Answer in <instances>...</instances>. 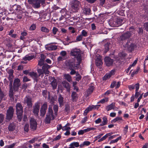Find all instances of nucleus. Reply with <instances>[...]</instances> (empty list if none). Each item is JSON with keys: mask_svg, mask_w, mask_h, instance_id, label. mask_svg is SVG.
I'll use <instances>...</instances> for the list:
<instances>
[{"mask_svg": "<svg viewBox=\"0 0 148 148\" xmlns=\"http://www.w3.org/2000/svg\"><path fill=\"white\" fill-rule=\"evenodd\" d=\"M4 119V116L1 114H0V123L3 121Z\"/></svg>", "mask_w": 148, "mask_h": 148, "instance_id": "nucleus-59", "label": "nucleus"}, {"mask_svg": "<svg viewBox=\"0 0 148 148\" xmlns=\"http://www.w3.org/2000/svg\"><path fill=\"white\" fill-rule=\"evenodd\" d=\"M64 77L69 82H70L72 81L71 77L69 74H64Z\"/></svg>", "mask_w": 148, "mask_h": 148, "instance_id": "nucleus-30", "label": "nucleus"}, {"mask_svg": "<svg viewBox=\"0 0 148 148\" xmlns=\"http://www.w3.org/2000/svg\"><path fill=\"white\" fill-rule=\"evenodd\" d=\"M44 63V60L40 59V60H38V65L40 66H41L45 64Z\"/></svg>", "mask_w": 148, "mask_h": 148, "instance_id": "nucleus-46", "label": "nucleus"}, {"mask_svg": "<svg viewBox=\"0 0 148 148\" xmlns=\"http://www.w3.org/2000/svg\"><path fill=\"white\" fill-rule=\"evenodd\" d=\"M63 86L67 89V91L69 92L70 91V86L69 84L66 81L62 82Z\"/></svg>", "mask_w": 148, "mask_h": 148, "instance_id": "nucleus-21", "label": "nucleus"}, {"mask_svg": "<svg viewBox=\"0 0 148 148\" xmlns=\"http://www.w3.org/2000/svg\"><path fill=\"white\" fill-rule=\"evenodd\" d=\"M36 28V25L35 24L32 25L30 27V29L31 30H33L35 29Z\"/></svg>", "mask_w": 148, "mask_h": 148, "instance_id": "nucleus-60", "label": "nucleus"}, {"mask_svg": "<svg viewBox=\"0 0 148 148\" xmlns=\"http://www.w3.org/2000/svg\"><path fill=\"white\" fill-rule=\"evenodd\" d=\"M45 48L49 51L56 50L57 49V46L52 44H49L45 45Z\"/></svg>", "mask_w": 148, "mask_h": 148, "instance_id": "nucleus-20", "label": "nucleus"}, {"mask_svg": "<svg viewBox=\"0 0 148 148\" xmlns=\"http://www.w3.org/2000/svg\"><path fill=\"white\" fill-rule=\"evenodd\" d=\"M34 57V55H26L23 58V60L25 61H29L33 59Z\"/></svg>", "mask_w": 148, "mask_h": 148, "instance_id": "nucleus-25", "label": "nucleus"}, {"mask_svg": "<svg viewBox=\"0 0 148 148\" xmlns=\"http://www.w3.org/2000/svg\"><path fill=\"white\" fill-rule=\"evenodd\" d=\"M94 89V87L92 86H90L88 89L87 92L88 94H90L92 92Z\"/></svg>", "mask_w": 148, "mask_h": 148, "instance_id": "nucleus-34", "label": "nucleus"}, {"mask_svg": "<svg viewBox=\"0 0 148 148\" xmlns=\"http://www.w3.org/2000/svg\"><path fill=\"white\" fill-rule=\"evenodd\" d=\"M51 68V66L47 64H45L42 66V69H38L37 70V72L39 76L42 77L44 76V74L45 75L48 74L49 73V69Z\"/></svg>", "mask_w": 148, "mask_h": 148, "instance_id": "nucleus-2", "label": "nucleus"}, {"mask_svg": "<svg viewBox=\"0 0 148 148\" xmlns=\"http://www.w3.org/2000/svg\"><path fill=\"white\" fill-rule=\"evenodd\" d=\"M45 0H34L33 5L35 8H38L40 6V4L43 5L45 3Z\"/></svg>", "mask_w": 148, "mask_h": 148, "instance_id": "nucleus-13", "label": "nucleus"}, {"mask_svg": "<svg viewBox=\"0 0 148 148\" xmlns=\"http://www.w3.org/2000/svg\"><path fill=\"white\" fill-rule=\"evenodd\" d=\"M71 5L73 12H76L79 9L80 3L77 0H72L71 2Z\"/></svg>", "mask_w": 148, "mask_h": 148, "instance_id": "nucleus-5", "label": "nucleus"}, {"mask_svg": "<svg viewBox=\"0 0 148 148\" xmlns=\"http://www.w3.org/2000/svg\"><path fill=\"white\" fill-rule=\"evenodd\" d=\"M115 108V103H112L110 104L106 107V109L107 111H109L112 109H114Z\"/></svg>", "mask_w": 148, "mask_h": 148, "instance_id": "nucleus-23", "label": "nucleus"}, {"mask_svg": "<svg viewBox=\"0 0 148 148\" xmlns=\"http://www.w3.org/2000/svg\"><path fill=\"white\" fill-rule=\"evenodd\" d=\"M47 108V105L46 103H45L41 106L40 110V115L42 116H44L46 113V110Z\"/></svg>", "mask_w": 148, "mask_h": 148, "instance_id": "nucleus-14", "label": "nucleus"}, {"mask_svg": "<svg viewBox=\"0 0 148 148\" xmlns=\"http://www.w3.org/2000/svg\"><path fill=\"white\" fill-rule=\"evenodd\" d=\"M72 100L73 101H76L78 99L77 94V93L75 92H73L71 95Z\"/></svg>", "mask_w": 148, "mask_h": 148, "instance_id": "nucleus-24", "label": "nucleus"}, {"mask_svg": "<svg viewBox=\"0 0 148 148\" xmlns=\"http://www.w3.org/2000/svg\"><path fill=\"white\" fill-rule=\"evenodd\" d=\"M24 103H26L29 108L32 107V98L29 96H26L24 99Z\"/></svg>", "mask_w": 148, "mask_h": 148, "instance_id": "nucleus-17", "label": "nucleus"}, {"mask_svg": "<svg viewBox=\"0 0 148 148\" xmlns=\"http://www.w3.org/2000/svg\"><path fill=\"white\" fill-rule=\"evenodd\" d=\"M111 76L108 73H106L103 78V80H106L109 79Z\"/></svg>", "mask_w": 148, "mask_h": 148, "instance_id": "nucleus-36", "label": "nucleus"}, {"mask_svg": "<svg viewBox=\"0 0 148 148\" xmlns=\"http://www.w3.org/2000/svg\"><path fill=\"white\" fill-rule=\"evenodd\" d=\"M131 35V33L130 32H127L126 33L123 34L118 38V40L121 41L124 40L129 38Z\"/></svg>", "mask_w": 148, "mask_h": 148, "instance_id": "nucleus-11", "label": "nucleus"}, {"mask_svg": "<svg viewBox=\"0 0 148 148\" xmlns=\"http://www.w3.org/2000/svg\"><path fill=\"white\" fill-rule=\"evenodd\" d=\"M27 85L26 83L23 84L22 86V88L24 90H25L27 88Z\"/></svg>", "mask_w": 148, "mask_h": 148, "instance_id": "nucleus-56", "label": "nucleus"}, {"mask_svg": "<svg viewBox=\"0 0 148 148\" xmlns=\"http://www.w3.org/2000/svg\"><path fill=\"white\" fill-rule=\"evenodd\" d=\"M58 29L57 28L55 27H53L52 29V32L53 34L54 35L56 34L57 32L58 31Z\"/></svg>", "mask_w": 148, "mask_h": 148, "instance_id": "nucleus-50", "label": "nucleus"}, {"mask_svg": "<svg viewBox=\"0 0 148 148\" xmlns=\"http://www.w3.org/2000/svg\"><path fill=\"white\" fill-rule=\"evenodd\" d=\"M102 64V60L100 58H97L96 60V64L97 66H99Z\"/></svg>", "mask_w": 148, "mask_h": 148, "instance_id": "nucleus-32", "label": "nucleus"}, {"mask_svg": "<svg viewBox=\"0 0 148 148\" xmlns=\"http://www.w3.org/2000/svg\"><path fill=\"white\" fill-rule=\"evenodd\" d=\"M105 63L107 66H112L114 60L110 57H106L104 59Z\"/></svg>", "mask_w": 148, "mask_h": 148, "instance_id": "nucleus-12", "label": "nucleus"}, {"mask_svg": "<svg viewBox=\"0 0 148 148\" xmlns=\"http://www.w3.org/2000/svg\"><path fill=\"white\" fill-rule=\"evenodd\" d=\"M110 43L109 42H107V43L105 45V49L106 50L108 51L109 49V47L110 44Z\"/></svg>", "mask_w": 148, "mask_h": 148, "instance_id": "nucleus-53", "label": "nucleus"}, {"mask_svg": "<svg viewBox=\"0 0 148 148\" xmlns=\"http://www.w3.org/2000/svg\"><path fill=\"white\" fill-rule=\"evenodd\" d=\"M108 98H105L101 100L100 101H99L98 102V103H103L106 102L108 101Z\"/></svg>", "mask_w": 148, "mask_h": 148, "instance_id": "nucleus-42", "label": "nucleus"}, {"mask_svg": "<svg viewBox=\"0 0 148 148\" xmlns=\"http://www.w3.org/2000/svg\"><path fill=\"white\" fill-rule=\"evenodd\" d=\"M64 18L67 19L69 18L70 17V15L68 13L65 12V14L64 15Z\"/></svg>", "mask_w": 148, "mask_h": 148, "instance_id": "nucleus-57", "label": "nucleus"}, {"mask_svg": "<svg viewBox=\"0 0 148 148\" xmlns=\"http://www.w3.org/2000/svg\"><path fill=\"white\" fill-rule=\"evenodd\" d=\"M16 114H22L23 108L21 105L20 103H17L16 106Z\"/></svg>", "mask_w": 148, "mask_h": 148, "instance_id": "nucleus-19", "label": "nucleus"}, {"mask_svg": "<svg viewBox=\"0 0 148 148\" xmlns=\"http://www.w3.org/2000/svg\"><path fill=\"white\" fill-rule=\"evenodd\" d=\"M13 71L12 69H10L8 71L9 76L8 79L10 81V84L9 86H12V82L14 76L13 75Z\"/></svg>", "mask_w": 148, "mask_h": 148, "instance_id": "nucleus-16", "label": "nucleus"}, {"mask_svg": "<svg viewBox=\"0 0 148 148\" xmlns=\"http://www.w3.org/2000/svg\"><path fill=\"white\" fill-rule=\"evenodd\" d=\"M136 88V91H138L139 88V84L138 83L135 84L134 86Z\"/></svg>", "mask_w": 148, "mask_h": 148, "instance_id": "nucleus-62", "label": "nucleus"}, {"mask_svg": "<svg viewBox=\"0 0 148 148\" xmlns=\"http://www.w3.org/2000/svg\"><path fill=\"white\" fill-rule=\"evenodd\" d=\"M95 129V128L94 127H90L84 130V133L87 132L91 130H94Z\"/></svg>", "mask_w": 148, "mask_h": 148, "instance_id": "nucleus-43", "label": "nucleus"}, {"mask_svg": "<svg viewBox=\"0 0 148 148\" xmlns=\"http://www.w3.org/2000/svg\"><path fill=\"white\" fill-rule=\"evenodd\" d=\"M21 85L20 79L18 78L15 79L13 81L12 88L14 92L18 91L19 87Z\"/></svg>", "mask_w": 148, "mask_h": 148, "instance_id": "nucleus-6", "label": "nucleus"}, {"mask_svg": "<svg viewBox=\"0 0 148 148\" xmlns=\"http://www.w3.org/2000/svg\"><path fill=\"white\" fill-rule=\"evenodd\" d=\"M70 54L72 56L75 57L77 60H82V53L80 49H73L71 50Z\"/></svg>", "mask_w": 148, "mask_h": 148, "instance_id": "nucleus-4", "label": "nucleus"}, {"mask_svg": "<svg viewBox=\"0 0 148 148\" xmlns=\"http://www.w3.org/2000/svg\"><path fill=\"white\" fill-rule=\"evenodd\" d=\"M70 106L69 104H66L65 106L64 111L65 114H68L70 111Z\"/></svg>", "mask_w": 148, "mask_h": 148, "instance_id": "nucleus-31", "label": "nucleus"}, {"mask_svg": "<svg viewBox=\"0 0 148 148\" xmlns=\"http://www.w3.org/2000/svg\"><path fill=\"white\" fill-rule=\"evenodd\" d=\"M17 115V116L18 117V121H21L22 119V114H16Z\"/></svg>", "mask_w": 148, "mask_h": 148, "instance_id": "nucleus-55", "label": "nucleus"}, {"mask_svg": "<svg viewBox=\"0 0 148 148\" xmlns=\"http://www.w3.org/2000/svg\"><path fill=\"white\" fill-rule=\"evenodd\" d=\"M52 106H49L48 108V111L47 114L46 116L45 120V123H49L51 120H53L55 117L53 114V112L52 109Z\"/></svg>", "mask_w": 148, "mask_h": 148, "instance_id": "nucleus-3", "label": "nucleus"}, {"mask_svg": "<svg viewBox=\"0 0 148 148\" xmlns=\"http://www.w3.org/2000/svg\"><path fill=\"white\" fill-rule=\"evenodd\" d=\"M82 37H86L88 36V32L85 30H83L80 34Z\"/></svg>", "mask_w": 148, "mask_h": 148, "instance_id": "nucleus-35", "label": "nucleus"}, {"mask_svg": "<svg viewBox=\"0 0 148 148\" xmlns=\"http://www.w3.org/2000/svg\"><path fill=\"white\" fill-rule=\"evenodd\" d=\"M14 110L12 107H10L7 111L6 114V119L10 120H11L14 114Z\"/></svg>", "mask_w": 148, "mask_h": 148, "instance_id": "nucleus-9", "label": "nucleus"}, {"mask_svg": "<svg viewBox=\"0 0 148 148\" xmlns=\"http://www.w3.org/2000/svg\"><path fill=\"white\" fill-rule=\"evenodd\" d=\"M100 106V105H97L95 106H91L88 107L87 109H86L84 112V116L87 115V113L89 112V111H91L93 109H95L96 108V107L99 108Z\"/></svg>", "mask_w": 148, "mask_h": 148, "instance_id": "nucleus-18", "label": "nucleus"}, {"mask_svg": "<svg viewBox=\"0 0 148 148\" xmlns=\"http://www.w3.org/2000/svg\"><path fill=\"white\" fill-rule=\"evenodd\" d=\"M64 98L61 95H60L58 97V102L60 107H62L64 104Z\"/></svg>", "mask_w": 148, "mask_h": 148, "instance_id": "nucleus-22", "label": "nucleus"}, {"mask_svg": "<svg viewBox=\"0 0 148 148\" xmlns=\"http://www.w3.org/2000/svg\"><path fill=\"white\" fill-rule=\"evenodd\" d=\"M83 37L80 34L77 36L76 38V41H79L82 40Z\"/></svg>", "mask_w": 148, "mask_h": 148, "instance_id": "nucleus-44", "label": "nucleus"}, {"mask_svg": "<svg viewBox=\"0 0 148 148\" xmlns=\"http://www.w3.org/2000/svg\"><path fill=\"white\" fill-rule=\"evenodd\" d=\"M144 25L145 29L148 32V22L145 23L144 24Z\"/></svg>", "mask_w": 148, "mask_h": 148, "instance_id": "nucleus-58", "label": "nucleus"}, {"mask_svg": "<svg viewBox=\"0 0 148 148\" xmlns=\"http://www.w3.org/2000/svg\"><path fill=\"white\" fill-rule=\"evenodd\" d=\"M79 143L77 142H74L71 143L70 145V146H71L73 148L77 147L79 146Z\"/></svg>", "mask_w": 148, "mask_h": 148, "instance_id": "nucleus-33", "label": "nucleus"}, {"mask_svg": "<svg viewBox=\"0 0 148 148\" xmlns=\"http://www.w3.org/2000/svg\"><path fill=\"white\" fill-rule=\"evenodd\" d=\"M29 75L35 79H36L39 76L37 74L34 72H31L29 73Z\"/></svg>", "mask_w": 148, "mask_h": 148, "instance_id": "nucleus-27", "label": "nucleus"}, {"mask_svg": "<svg viewBox=\"0 0 148 148\" xmlns=\"http://www.w3.org/2000/svg\"><path fill=\"white\" fill-rule=\"evenodd\" d=\"M49 79L51 82L50 84L51 85L53 89L55 90L57 86V80L54 77H50Z\"/></svg>", "mask_w": 148, "mask_h": 148, "instance_id": "nucleus-15", "label": "nucleus"}, {"mask_svg": "<svg viewBox=\"0 0 148 148\" xmlns=\"http://www.w3.org/2000/svg\"><path fill=\"white\" fill-rule=\"evenodd\" d=\"M30 81V79L28 78L27 77L25 76L23 78V82H27Z\"/></svg>", "mask_w": 148, "mask_h": 148, "instance_id": "nucleus-61", "label": "nucleus"}, {"mask_svg": "<svg viewBox=\"0 0 148 148\" xmlns=\"http://www.w3.org/2000/svg\"><path fill=\"white\" fill-rule=\"evenodd\" d=\"M41 30L43 32L48 33L49 32V30L45 27H42L40 28Z\"/></svg>", "mask_w": 148, "mask_h": 148, "instance_id": "nucleus-40", "label": "nucleus"}, {"mask_svg": "<svg viewBox=\"0 0 148 148\" xmlns=\"http://www.w3.org/2000/svg\"><path fill=\"white\" fill-rule=\"evenodd\" d=\"M137 60H135L132 64L130 65L128 67V69H130L132 66H134L137 63Z\"/></svg>", "mask_w": 148, "mask_h": 148, "instance_id": "nucleus-51", "label": "nucleus"}, {"mask_svg": "<svg viewBox=\"0 0 148 148\" xmlns=\"http://www.w3.org/2000/svg\"><path fill=\"white\" fill-rule=\"evenodd\" d=\"M29 125L28 124H25L24 127V131L27 132L29 131Z\"/></svg>", "mask_w": 148, "mask_h": 148, "instance_id": "nucleus-45", "label": "nucleus"}, {"mask_svg": "<svg viewBox=\"0 0 148 148\" xmlns=\"http://www.w3.org/2000/svg\"><path fill=\"white\" fill-rule=\"evenodd\" d=\"M124 23L123 19L120 18H118L116 19L115 21L111 22L110 23L112 26L114 27H118Z\"/></svg>", "mask_w": 148, "mask_h": 148, "instance_id": "nucleus-7", "label": "nucleus"}, {"mask_svg": "<svg viewBox=\"0 0 148 148\" xmlns=\"http://www.w3.org/2000/svg\"><path fill=\"white\" fill-rule=\"evenodd\" d=\"M125 47H127L129 50L132 51L134 48L136 47V46L134 44H132L129 46L127 44H126L125 45Z\"/></svg>", "mask_w": 148, "mask_h": 148, "instance_id": "nucleus-28", "label": "nucleus"}, {"mask_svg": "<svg viewBox=\"0 0 148 148\" xmlns=\"http://www.w3.org/2000/svg\"><path fill=\"white\" fill-rule=\"evenodd\" d=\"M40 57V60H44L46 58V56H45L43 54H41Z\"/></svg>", "mask_w": 148, "mask_h": 148, "instance_id": "nucleus-63", "label": "nucleus"}, {"mask_svg": "<svg viewBox=\"0 0 148 148\" xmlns=\"http://www.w3.org/2000/svg\"><path fill=\"white\" fill-rule=\"evenodd\" d=\"M10 89L9 90V96L11 98H13L14 96L13 88L12 86H9Z\"/></svg>", "mask_w": 148, "mask_h": 148, "instance_id": "nucleus-26", "label": "nucleus"}, {"mask_svg": "<svg viewBox=\"0 0 148 148\" xmlns=\"http://www.w3.org/2000/svg\"><path fill=\"white\" fill-rule=\"evenodd\" d=\"M53 109L55 112V114L56 115L57 114V113L58 110V106L57 105H55L53 107Z\"/></svg>", "mask_w": 148, "mask_h": 148, "instance_id": "nucleus-39", "label": "nucleus"}, {"mask_svg": "<svg viewBox=\"0 0 148 148\" xmlns=\"http://www.w3.org/2000/svg\"><path fill=\"white\" fill-rule=\"evenodd\" d=\"M60 54L62 56H64L66 55V53L65 51H62L60 52Z\"/></svg>", "mask_w": 148, "mask_h": 148, "instance_id": "nucleus-64", "label": "nucleus"}, {"mask_svg": "<svg viewBox=\"0 0 148 148\" xmlns=\"http://www.w3.org/2000/svg\"><path fill=\"white\" fill-rule=\"evenodd\" d=\"M5 95L3 92L1 91L0 88V102L2 100V99L4 97Z\"/></svg>", "mask_w": 148, "mask_h": 148, "instance_id": "nucleus-47", "label": "nucleus"}, {"mask_svg": "<svg viewBox=\"0 0 148 148\" xmlns=\"http://www.w3.org/2000/svg\"><path fill=\"white\" fill-rule=\"evenodd\" d=\"M71 71L70 72V74L71 75H73L76 73V71L74 69H69Z\"/></svg>", "mask_w": 148, "mask_h": 148, "instance_id": "nucleus-54", "label": "nucleus"}, {"mask_svg": "<svg viewBox=\"0 0 148 148\" xmlns=\"http://www.w3.org/2000/svg\"><path fill=\"white\" fill-rule=\"evenodd\" d=\"M102 119L103 121L102 123L104 124L105 125L107 124L108 121L107 118L106 116H104L103 117Z\"/></svg>", "mask_w": 148, "mask_h": 148, "instance_id": "nucleus-41", "label": "nucleus"}, {"mask_svg": "<svg viewBox=\"0 0 148 148\" xmlns=\"http://www.w3.org/2000/svg\"><path fill=\"white\" fill-rule=\"evenodd\" d=\"M16 127L15 125L13 123H10L8 126V129L9 131H13Z\"/></svg>", "mask_w": 148, "mask_h": 148, "instance_id": "nucleus-29", "label": "nucleus"}, {"mask_svg": "<svg viewBox=\"0 0 148 148\" xmlns=\"http://www.w3.org/2000/svg\"><path fill=\"white\" fill-rule=\"evenodd\" d=\"M81 62L82 61L77 60V62H76V60L73 58L67 61V65L68 66L69 69H77L79 68Z\"/></svg>", "mask_w": 148, "mask_h": 148, "instance_id": "nucleus-1", "label": "nucleus"}, {"mask_svg": "<svg viewBox=\"0 0 148 148\" xmlns=\"http://www.w3.org/2000/svg\"><path fill=\"white\" fill-rule=\"evenodd\" d=\"M67 125H66L65 126L62 127V130H63L69 131V130L71 129V128L70 127H67Z\"/></svg>", "mask_w": 148, "mask_h": 148, "instance_id": "nucleus-48", "label": "nucleus"}, {"mask_svg": "<svg viewBox=\"0 0 148 148\" xmlns=\"http://www.w3.org/2000/svg\"><path fill=\"white\" fill-rule=\"evenodd\" d=\"M116 85V81H114L113 82H112L111 85H110V87L111 88H114V86H115Z\"/></svg>", "mask_w": 148, "mask_h": 148, "instance_id": "nucleus-52", "label": "nucleus"}, {"mask_svg": "<svg viewBox=\"0 0 148 148\" xmlns=\"http://www.w3.org/2000/svg\"><path fill=\"white\" fill-rule=\"evenodd\" d=\"M37 123L35 119L31 118L30 120V127L32 131H34L36 129Z\"/></svg>", "mask_w": 148, "mask_h": 148, "instance_id": "nucleus-10", "label": "nucleus"}, {"mask_svg": "<svg viewBox=\"0 0 148 148\" xmlns=\"http://www.w3.org/2000/svg\"><path fill=\"white\" fill-rule=\"evenodd\" d=\"M40 108V103L38 102L36 103L33 106V112L36 116H38Z\"/></svg>", "mask_w": 148, "mask_h": 148, "instance_id": "nucleus-8", "label": "nucleus"}, {"mask_svg": "<svg viewBox=\"0 0 148 148\" xmlns=\"http://www.w3.org/2000/svg\"><path fill=\"white\" fill-rule=\"evenodd\" d=\"M91 10L90 8H84V12L86 14L89 15L90 14Z\"/></svg>", "mask_w": 148, "mask_h": 148, "instance_id": "nucleus-37", "label": "nucleus"}, {"mask_svg": "<svg viewBox=\"0 0 148 148\" xmlns=\"http://www.w3.org/2000/svg\"><path fill=\"white\" fill-rule=\"evenodd\" d=\"M115 70L114 69L112 70L109 73H108L111 77L115 74Z\"/></svg>", "mask_w": 148, "mask_h": 148, "instance_id": "nucleus-49", "label": "nucleus"}, {"mask_svg": "<svg viewBox=\"0 0 148 148\" xmlns=\"http://www.w3.org/2000/svg\"><path fill=\"white\" fill-rule=\"evenodd\" d=\"M122 120H123L121 117H116L115 119L112 120L111 121V122L115 123L116 121H122Z\"/></svg>", "mask_w": 148, "mask_h": 148, "instance_id": "nucleus-38", "label": "nucleus"}]
</instances>
